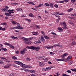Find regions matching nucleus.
<instances>
[{"label":"nucleus","instance_id":"49530a36","mask_svg":"<svg viewBox=\"0 0 76 76\" xmlns=\"http://www.w3.org/2000/svg\"><path fill=\"white\" fill-rule=\"evenodd\" d=\"M71 1L72 3H75L76 0H71Z\"/></svg>","mask_w":76,"mask_h":76},{"label":"nucleus","instance_id":"6ab92c4d","mask_svg":"<svg viewBox=\"0 0 76 76\" xmlns=\"http://www.w3.org/2000/svg\"><path fill=\"white\" fill-rule=\"evenodd\" d=\"M43 71L44 72H45V71H48V68L47 67V68H44L43 69Z\"/></svg>","mask_w":76,"mask_h":76},{"label":"nucleus","instance_id":"cd10ccee","mask_svg":"<svg viewBox=\"0 0 76 76\" xmlns=\"http://www.w3.org/2000/svg\"><path fill=\"white\" fill-rule=\"evenodd\" d=\"M44 37L45 38V39H48L50 38V37H48L47 36L44 35Z\"/></svg>","mask_w":76,"mask_h":76},{"label":"nucleus","instance_id":"f704fd0d","mask_svg":"<svg viewBox=\"0 0 76 76\" xmlns=\"http://www.w3.org/2000/svg\"><path fill=\"white\" fill-rule=\"evenodd\" d=\"M27 3H29V4H33V5H35V4L34 3V2H27Z\"/></svg>","mask_w":76,"mask_h":76},{"label":"nucleus","instance_id":"e2e57ef3","mask_svg":"<svg viewBox=\"0 0 76 76\" xmlns=\"http://www.w3.org/2000/svg\"><path fill=\"white\" fill-rule=\"evenodd\" d=\"M17 10H22L21 8H18Z\"/></svg>","mask_w":76,"mask_h":76},{"label":"nucleus","instance_id":"c03bdc74","mask_svg":"<svg viewBox=\"0 0 76 76\" xmlns=\"http://www.w3.org/2000/svg\"><path fill=\"white\" fill-rule=\"evenodd\" d=\"M54 15H55V16H56V18H60V16L57 15V14H54Z\"/></svg>","mask_w":76,"mask_h":76},{"label":"nucleus","instance_id":"2f4dec72","mask_svg":"<svg viewBox=\"0 0 76 76\" xmlns=\"http://www.w3.org/2000/svg\"><path fill=\"white\" fill-rule=\"evenodd\" d=\"M12 24H13V25H16L17 23L15 21H12Z\"/></svg>","mask_w":76,"mask_h":76},{"label":"nucleus","instance_id":"412c9836","mask_svg":"<svg viewBox=\"0 0 76 76\" xmlns=\"http://www.w3.org/2000/svg\"><path fill=\"white\" fill-rule=\"evenodd\" d=\"M32 35H37L38 34V32H32Z\"/></svg>","mask_w":76,"mask_h":76},{"label":"nucleus","instance_id":"7ed1b4c3","mask_svg":"<svg viewBox=\"0 0 76 76\" xmlns=\"http://www.w3.org/2000/svg\"><path fill=\"white\" fill-rule=\"evenodd\" d=\"M60 24L61 25L64 26L63 27V29H68V28L66 27L67 25H66V22H62L60 23Z\"/></svg>","mask_w":76,"mask_h":76},{"label":"nucleus","instance_id":"e433bc0d","mask_svg":"<svg viewBox=\"0 0 76 76\" xmlns=\"http://www.w3.org/2000/svg\"><path fill=\"white\" fill-rule=\"evenodd\" d=\"M12 58L14 60H16V59H17V58L15 56H13L12 57Z\"/></svg>","mask_w":76,"mask_h":76},{"label":"nucleus","instance_id":"f8f14e48","mask_svg":"<svg viewBox=\"0 0 76 76\" xmlns=\"http://www.w3.org/2000/svg\"><path fill=\"white\" fill-rule=\"evenodd\" d=\"M67 55H68V53H67L63 54L62 56V57L63 58H64L65 57V56H67Z\"/></svg>","mask_w":76,"mask_h":76},{"label":"nucleus","instance_id":"aec40b11","mask_svg":"<svg viewBox=\"0 0 76 76\" xmlns=\"http://www.w3.org/2000/svg\"><path fill=\"white\" fill-rule=\"evenodd\" d=\"M0 25H3V26H4V25L6 26V25H7V23L6 22H4L3 23H1L0 24Z\"/></svg>","mask_w":76,"mask_h":76},{"label":"nucleus","instance_id":"58836bf2","mask_svg":"<svg viewBox=\"0 0 76 76\" xmlns=\"http://www.w3.org/2000/svg\"><path fill=\"white\" fill-rule=\"evenodd\" d=\"M58 45L55 44L53 46H52L53 47H56V46H58Z\"/></svg>","mask_w":76,"mask_h":76},{"label":"nucleus","instance_id":"bf43d9fd","mask_svg":"<svg viewBox=\"0 0 76 76\" xmlns=\"http://www.w3.org/2000/svg\"><path fill=\"white\" fill-rule=\"evenodd\" d=\"M58 45V47H61V48L63 47V46L61 45Z\"/></svg>","mask_w":76,"mask_h":76},{"label":"nucleus","instance_id":"8fccbe9b","mask_svg":"<svg viewBox=\"0 0 76 76\" xmlns=\"http://www.w3.org/2000/svg\"><path fill=\"white\" fill-rule=\"evenodd\" d=\"M32 39H34V37H32L31 38H28V41H31V40H32Z\"/></svg>","mask_w":76,"mask_h":76},{"label":"nucleus","instance_id":"603ef678","mask_svg":"<svg viewBox=\"0 0 76 76\" xmlns=\"http://www.w3.org/2000/svg\"><path fill=\"white\" fill-rule=\"evenodd\" d=\"M31 67V66L29 65H26V68H30Z\"/></svg>","mask_w":76,"mask_h":76},{"label":"nucleus","instance_id":"f3484780","mask_svg":"<svg viewBox=\"0 0 76 76\" xmlns=\"http://www.w3.org/2000/svg\"><path fill=\"white\" fill-rule=\"evenodd\" d=\"M57 29L58 30V31H60L61 32L63 31V28H61L58 27V28Z\"/></svg>","mask_w":76,"mask_h":76},{"label":"nucleus","instance_id":"dca6fc26","mask_svg":"<svg viewBox=\"0 0 76 76\" xmlns=\"http://www.w3.org/2000/svg\"><path fill=\"white\" fill-rule=\"evenodd\" d=\"M72 58V56H68V57L67 58V59H66V61H69V60H70Z\"/></svg>","mask_w":76,"mask_h":76},{"label":"nucleus","instance_id":"20e7f679","mask_svg":"<svg viewBox=\"0 0 76 76\" xmlns=\"http://www.w3.org/2000/svg\"><path fill=\"white\" fill-rule=\"evenodd\" d=\"M45 41L44 38L43 37H41L39 38V40L37 41V42L39 43H41V41Z\"/></svg>","mask_w":76,"mask_h":76},{"label":"nucleus","instance_id":"09e8293b","mask_svg":"<svg viewBox=\"0 0 76 76\" xmlns=\"http://www.w3.org/2000/svg\"><path fill=\"white\" fill-rule=\"evenodd\" d=\"M60 18H59L57 20H56V22H58V21L60 20Z\"/></svg>","mask_w":76,"mask_h":76},{"label":"nucleus","instance_id":"0eeeda50","mask_svg":"<svg viewBox=\"0 0 76 76\" xmlns=\"http://www.w3.org/2000/svg\"><path fill=\"white\" fill-rule=\"evenodd\" d=\"M22 39H23L24 41H29V38H25V37H22Z\"/></svg>","mask_w":76,"mask_h":76},{"label":"nucleus","instance_id":"9d476101","mask_svg":"<svg viewBox=\"0 0 76 76\" xmlns=\"http://www.w3.org/2000/svg\"><path fill=\"white\" fill-rule=\"evenodd\" d=\"M39 65L40 66L42 67V66H44V65H45V64H44V63L42 62H40L39 63Z\"/></svg>","mask_w":76,"mask_h":76},{"label":"nucleus","instance_id":"c85d7f7f","mask_svg":"<svg viewBox=\"0 0 76 76\" xmlns=\"http://www.w3.org/2000/svg\"><path fill=\"white\" fill-rule=\"evenodd\" d=\"M28 16L30 17H34V15L32 13H30L28 14Z\"/></svg>","mask_w":76,"mask_h":76},{"label":"nucleus","instance_id":"13d9d810","mask_svg":"<svg viewBox=\"0 0 76 76\" xmlns=\"http://www.w3.org/2000/svg\"><path fill=\"white\" fill-rule=\"evenodd\" d=\"M36 26L37 28H38V29H40V27L38 26L37 25H36Z\"/></svg>","mask_w":76,"mask_h":76},{"label":"nucleus","instance_id":"de8ad7c7","mask_svg":"<svg viewBox=\"0 0 76 76\" xmlns=\"http://www.w3.org/2000/svg\"><path fill=\"white\" fill-rule=\"evenodd\" d=\"M51 34H52V35H57V34H56V33H54L53 32H51Z\"/></svg>","mask_w":76,"mask_h":76},{"label":"nucleus","instance_id":"473e14b6","mask_svg":"<svg viewBox=\"0 0 76 76\" xmlns=\"http://www.w3.org/2000/svg\"><path fill=\"white\" fill-rule=\"evenodd\" d=\"M10 48H12V49H14L15 48V47H14L13 46L11 45V44H10Z\"/></svg>","mask_w":76,"mask_h":76},{"label":"nucleus","instance_id":"423d86ee","mask_svg":"<svg viewBox=\"0 0 76 76\" xmlns=\"http://www.w3.org/2000/svg\"><path fill=\"white\" fill-rule=\"evenodd\" d=\"M11 66V65L9 64H8L6 65H5L4 66V67L5 68V69H9V67Z\"/></svg>","mask_w":76,"mask_h":76},{"label":"nucleus","instance_id":"7c9ffc66","mask_svg":"<svg viewBox=\"0 0 76 76\" xmlns=\"http://www.w3.org/2000/svg\"><path fill=\"white\" fill-rule=\"evenodd\" d=\"M56 2L57 3H63V1H56Z\"/></svg>","mask_w":76,"mask_h":76},{"label":"nucleus","instance_id":"4c0bfd02","mask_svg":"<svg viewBox=\"0 0 76 76\" xmlns=\"http://www.w3.org/2000/svg\"><path fill=\"white\" fill-rule=\"evenodd\" d=\"M2 50H4V51H6L7 50L6 48H2Z\"/></svg>","mask_w":76,"mask_h":76},{"label":"nucleus","instance_id":"2eb2a0df","mask_svg":"<svg viewBox=\"0 0 76 76\" xmlns=\"http://www.w3.org/2000/svg\"><path fill=\"white\" fill-rule=\"evenodd\" d=\"M16 29H23V27H21L20 25L16 26Z\"/></svg>","mask_w":76,"mask_h":76},{"label":"nucleus","instance_id":"052dcab7","mask_svg":"<svg viewBox=\"0 0 76 76\" xmlns=\"http://www.w3.org/2000/svg\"><path fill=\"white\" fill-rule=\"evenodd\" d=\"M0 47H3V45L1 44H0Z\"/></svg>","mask_w":76,"mask_h":76},{"label":"nucleus","instance_id":"5701e85b","mask_svg":"<svg viewBox=\"0 0 76 76\" xmlns=\"http://www.w3.org/2000/svg\"><path fill=\"white\" fill-rule=\"evenodd\" d=\"M56 14H57V15H64V14H63V13H59L58 12H56Z\"/></svg>","mask_w":76,"mask_h":76},{"label":"nucleus","instance_id":"4d7b16f0","mask_svg":"<svg viewBox=\"0 0 76 76\" xmlns=\"http://www.w3.org/2000/svg\"><path fill=\"white\" fill-rule=\"evenodd\" d=\"M67 72L68 73H71V71H70V70H68L67 71Z\"/></svg>","mask_w":76,"mask_h":76},{"label":"nucleus","instance_id":"3c124183","mask_svg":"<svg viewBox=\"0 0 76 76\" xmlns=\"http://www.w3.org/2000/svg\"><path fill=\"white\" fill-rule=\"evenodd\" d=\"M63 1V3H64V1L65 2V3H67V2H68V1H69V0H65Z\"/></svg>","mask_w":76,"mask_h":76},{"label":"nucleus","instance_id":"5fc2aeb1","mask_svg":"<svg viewBox=\"0 0 76 76\" xmlns=\"http://www.w3.org/2000/svg\"><path fill=\"white\" fill-rule=\"evenodd\" d=\"M45 57V56H41V58H43V59H45L44 58Z\"/></svg>","mask_w":76,"mask_h":76},{"label":"nucleus","instance_id":"79ce46f5","mask_svg":"<svg viewBox=\"0 0 76 76\" xmlns=\"http://www.w3.org/2000/svg\"><path fill=\"white\" fill-rule=\"evenodd\" d=\"M45 6H46L48 7L49 6V4L48 3H45Z\"/></svg>","mask_w":76,"mask_h":76},{"label":"nucleus","instance_id":"f03ea898","mask_svg":"<svg viewBox=\"0 0 76 76\" xmlns=\"http://www.w3.org/2000/svg\"><path fill=\"white\" fill-rule=\"evenodd\" d=\"M28 47L29 49H31V50H35L36 51H39V50L40 49V48L38 46L37 47H36L35 46H28Z\"/></svg>","mask_w":76,"mask_h":76},{"label":"nucleus","instance_id":"c756f323","mask_svg":"<svg viewBox=\"0 0 76 76\" xmlns=\"http://www.w3.org/2000/svg\"><path fill=\"white\" fill-rule=\"evenodd\" d=\"M4 45H8V46H10V44L9 43H7V42L5 43Z\"/></svg>","mask_w":76,"mask_h":76},{"label":"nucleus","instance_id":"4468645a","mask_svg":"<svg viewBox=\"0 0 76 76\" xmlns=\"http://www.w3.org/2000/svg\"><path fill=\"white\" fill-rule=\"evenodd\" d=\"M45 48H46L48 49H49V48H53V46H49V47L45 46Z\"/></svg>","mask_w":76,"mask_h":76},{"label":"nucleus","instance_id":"ddd939ff","mask_svg":"<svg viewBox=\"0 0 76 76\" xmlns=\"http://www.w3.org/2000/svg\"><path fill=\"white\" fill-rule=\"evenodd\" d=\"M45 6L44 5H43L41 4H40L37 7H42V6Z\"/></svg>","mask_w":76,"mask_h":76},{"label":"nucleus","instance_id":"39448f33","mask_svg":"<svg viewBox=\"0 0 76 76\" xmlns=\"http://www.w3.org/2000/svg\"><path fill=\"white\" fill-rule=\"evenodd\" d=\"M27 51L26 49L24 48L23 50H21V54H24L25 53V52Z\"/></svg>","mask_w":76,"mask_h":76},{"label":"nucleus","instance_id":"774afa93","mask_svg":"<svg viewBox=\"0 0 76 76\" xmlns=\"http://www.w3.org/2000/svg\"><path fill=\"white\" fill-rule=\"evenodd\" d=\"M17 26H20V24L19 23H17Z\"/></svg>","mask_w":76,"mask_h":76},{"label":"nucleus","instance_id":"b1692460","mask_svg":"<svg viewBox=\"0 0 76 76\" xmlns=\"http://www.w3.org/2000/svg\"><path fill=\"white\" fill-rule=\"evenodd\" d=\"M4 7H5V8L2 9V10H8L9 9L8 7L5 6Z\"/></svg>","mask_w":76,"mask_h":76},{"label":"nucleus","instance_id":"f257e3e1","mask_svg":"<svg viewBox=\"0 0 76 76\" xmlns=\"http://www.w3.org/2000/svg\"><path fill=\"white\" fill-rule=\"evenodd\" d=\"M2 12H6L7 11L8 12H9V13L5 12V14L7 16H12L11 13H14V12H13V10H2Z\"/></svg>","mask_w":76,"mask_h":76},{"label":"nucleus","instance_id":"338daca9","mask_svg":"<svg viewBox=\"0 0 76 76\" xmlns=\"http://www.w3.org/2000/svg\"><path fill=\"white\" fill-rule=\"evenodd\" d=\"M2 31H5L6 30V29H5L4 28H2Z\"/></svg>","mask_w":76,"mask_h":76},{"label":"nucleus","instance_id":"ea45409f","mask_svg":"<svg viewBox=\"0 0 76 76\" xmlns=\"http://www.w3.org/2000/svg\"><path fill=\"white\" fill-rule=\"evenodd\" d=\"M0 58L2 59L3 60H6V58L3 57H0Z\"/></svg>","mask_w":76,"mask_h":76},{"label":"nucleus","instance_id":"393cba45","mask_svg":"<svg viewBox=\"0 0 76 76\" xmlns=\"http://www.w3.org/2000/svg\"><path fill=\"white\" fill-rule=\"evenodd\" d=\"M61 61H66V59L65 58H62L61 59Z\"/></svg>","mask_w":76,"mask_h":76},{"label":"nucleus","instance_id":"37998d69","mask_svg":"<svg viewBox=\"0 0 76 76\" xmlns=\"http://www.w3.org/2000/svg\"><path fill=\"white\" fill-rule=\"evenodd\" d=\"M63 50H59V53H59V54H60V53H62V52H63Z\"/></svg>","mask_w":76,"mask_h":76},{"label":"nucleus","instance_id":"c9c22d12","mask_svg":"<svg viewBox=\"0 0 76 76\" xmlns=\"http://www.w3.org/2000/svg\"><path fill=\"white\" fill-rule=\"evenodd\" d=\"M25 20H27V21H28V22H31V20L27 18H26L25 19Z\"/></svg>","mask_w":76,"mask_h":76},{"label":"nucleus","instance_id":"a878e982","mask_svg":"<svg viewBox=\"0 0 76 76\" xmlns=\"http://www.w3.org/2000/svg\"><path fill=\"white\" fill-rule=\"evenodd\" d=\"M29 72H30L31 73H35V71L34 70H29Z\"/></svg>","mask_w":76,"mask_h":76},{"label":"nucleus","instance_id":"680f3d73","mask_svg":"<svg viewBox=\"0 0 76 76\" xmlns=\"http://www.w3.org/2000/svg\"><path fill=\"white\" fill-rule=\"evenodd\" d=\"M15 53H16V54H19V51L18 50H16L15 52Z\"/></svg>","mask_w":76,"mask_h":76},{"label":"nucleus","instance_id":"1a4fd4ad","mask_svg":"<svg viewBox=\"0 0 76 76\" xmlns=\"http://www.w3.org/2000/svg\"><path fill=\"white\" fill-rule=\"evenodd\" d=\"M20 66H21V67H22L23 68H26V65L23 64L22 63H21V64Z\"/></svg>","mask_w":76,"mask_h":76},{"label":"nucleus","instance_id":"9b49d317","mask_svg":"<svg viewBox=\"0 0 76 76\" xmlns=\"http://www.w3.org/2000/svg\"><path fill=\"white\" fill-rule=\"evenodd\" d=\"M15 63H16L17 64H18L19 65H21L22 64V62H19V61H15Z\"/></svg>","mask_w":76,"mask_h":76},{"label":"nucleus","instance_id":"72a5a7b5","mask_svg":"<svg viewBox=\"0 0 76 76\" xmlns=\"http://www.w3.org/2000/svg\"><path fill=\"white\" fill-rule=\"evenodd\" d=\"M25 43H26V44H28V45H30V44H31V42H25Z\"/></svg>","mask_w":76,"mask_h":76},{"label":"nucleus","instance_id":"6e6d98bb","mask_svg":"<svg viewBox=\"0 0 76 76\" xmlns=\"http://www.w3.org/2000/svg\"><path fill=\"white\" fill-rule=\"evenodd\" d=\"M54 6H55V7H56V8H57L58 7V6L57 4H55L54 5Z\"/></svg>","mask_w":76,"mask_h":76},{"label":"nucleus","instance_id":"0e129e2a","mask_svg":"<svg viewBox=\"0 0 76 76\" xmlns=\"http://www.w3.org/2000/svg\"><path fill=\"white\" fill-rule=\"evenodd\" d=\"M72 15V16L73 15L74 16H76V13H75L74 15H73V14Z\"/></svg>","mask_w":76,"mask_h":76},{"label":"nucleus","instance_id":"a211bd4d","mask_svg":"<svg viewBox=\"0 0 76 76\" xmlns=\"http://www.w3.org/2000/svg\"><path fill=\"white\" fill-rule=\"evenodd\" d=\"M10 37L12 38L13 39H18V38L17 37H15V36H10Z\"/></svg>","mask_w":76,"mask_h":76},{"label":"nucleus","instance_id":"bb28decb","mask_svg":"<svg viewBox=\"0 0 76 76\" xmlns=\"http://www.w3.org/2000/svg\"><path fill=\"white\" fill-rule=\"evenodd\" d=\"M54 4L51 3H50L49 4V6L51 7H53V5Z\"/></svg>","mask_w":76,"mask_h":76},{"label":"nucleus","instance_id":"69168bd1","mask_svg":"<svg viewBox=\"0 0 76 76\" xmlns=\"http://www.w3.org/2000/svg\"><path fill=\"white\" fill-rule=\"evenodd\" d=\"M45 12L46 13H48V11L47 10H45Z\"/></svg>","mask_w":76,"mask_h":76},{"label":"nucleus","instance_id":"864d4df0","mask_svg":"<svg viewBox=\"0 0 76 76\" xmlns=\"http://www.w3.org/2000/svg\"><path fill=\"white\" fill-rule=\"evenodd\" d=\"M26 60H27V61H31V59L28 58H27L26 59Z\"/></svg>","mask_w":76,"mask_h":76},{"label":"nucleus","instance_id":"a18cd8bd","mask_svg":"<svg viewBox=\"0 0 76 76\" xmlns=\"http://www.w3.org/2000/svg\"><path fill=\"white\" fill-rule=\"evenodd\" d=\"M43 60H44V61H45V62H47V61H48V60H47V58L44 59Z\"/></svg>","mask_w":76,"mask_h":76},{"label":"nucleus","instance_id":"6e6552de","mask_svg":"<svg viewBox=\"0 0 76 76\" xmlns=\"http://www.w3.org/2000/svg\"><path fill=\"white\" fill-rule=\"evenodd\" d=\"M73 62V60H69L68 62V64L69 65L72 64Z\"/></svg>","mask_w":76,"mask_h":76},{"label":"nucleus","instance_id":"4be33fe9","mask_svg":"<svg viewBox=\"0 0 76 76\" xmlns=\"http://www.w3.org/2000/svg\"><path fill=\"white\" fill-rule=\"evenodd\" d=\"M72 45L73 46L75 45H76V42L75 41H73L71 43Z\"/></svg>","mask_w":76,"mask_h":76},{"label":"nucleus","instance_id":"a19ab883","mask_svg":"<svg viewBox=\"0 0 76 76\" xmlns=\"http://www.w3.org/2000/svg\"><path fill=\"white\" fill-rule=\"evenodd\" d=\"M24 70L25 72H29V70L26 69H24Z\"/></svg>","mask_w":76,"mask_h":76}]
</instances>
